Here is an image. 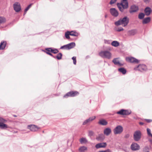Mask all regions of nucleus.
I'll return each mask as SVG.
<instances>
[{
    "instance_id": "obj_19",
    "label": "nucleus",
    "mask_w": 152,
    "mask_h": 152,
    "mask_svg": "<svg viewBox=\"0 0 152 152\" xmlns=\"http://www.w3.org/2000/svg\"><path fill=\"white\" fill-rule=\"evenodd\" d=\"M98 124L100 125L106 126L107 124V122L104 119H102L99 120L98 122Z\"/></svg>"
},
{
    "instance_id": "obj_13",
    "label": "nucleus",
    "mask_w": 152,
    "mask_h": 152,
    "mask_svg": "<svg viewBox=\"0 0 152 152\" xmlns=\"http://www.w3.org/2000/svg\"><path fill=\"white\" fill-rule=\"evenodd\" d=\"M139 10V7L137 6L133 5L131 6L129 10L130 13L134 12H137Z\"/></svg>"
},
{
    "instance_id": "obj_7",
    "label": "nucleus",
    "mask_w": 152,
    "mask_h": 152,
    "mask_svg": "<svg viewBox=\"0 0 152 152\" xmlns=\"http://www.w3.org/2000/svg\"><path fill=\"white\" fill-rule=\"evenodd\" d=\"M141 136V133L139 130L135 131L133 137L135 141H139Z\"/></svg>"
},
{
    "instance_id": "obj_34",
    "label": "nucleus",
    "mask_w": 152,
    "mask_h": 152,
    "mask_svg": "<svg viewBox=\"0 0 152 152\" xmlns=\"http://www.w3.org/2000/svg\"><path fill=\"white\" fill-rule=\"evenodd\" d=\"M145 16V14L143 13H140L138 15V18L140 19H142Z\"/></svg>"
},
{
    "instance_id": "obj_52",
    "label": "nucleus",
    "mask_w": 152,
    "mask_h": 152,
    "mask_svg": "<svg viewBox=\"0 0 152 152\" xmlns=\"http://www.w3.org/2000/svg\"><path fill=\"white\" fill-rule=\"evenodd\" d=\"M149 141L151 143H152V140L151 139H149Z\"/></svg>"
},
{
    "instance_id": "obj_3",
    "label": "nucleus",
    "mask_w": 152,
    "mask_h": 152,
    "mask_svg": "<svg viewBox=\"0 0 152 152\" xmlns=\"http://www.w3.org/2000/svg\"><path fill=\"white\" fill-rule=\"evenodd\" d=\"M99 55L103 58L110 59L111 58V53L108 50L102 51L99 53Z\"/></svg>"
},
{
    "instance_id": "obj_18",
    "label": "nucleus",
    "mask_w": 152,
    "mask_h": 152,
    "mask_svg": "<svg viewBox=\"0 0 152 152\" xmlns=\"http://www.w3.org/2000/svg\"><path fill=\"white\" fill-rule=\"evenodd\" d=\"M107 144L106 142H102L98 143L95 145V147L97 148H104L106 147Z\"/></svg>"
},
{
    "instance_id": "obj_5",
    "label": "nucleus",
    "mask_w": 152,
    "mask_h": 152,
    "mask_svg": "<svg viewBox=\"0 0 152 152\" xmlns=\"http://www.w3.org/2000/svg\"><path fill=\"white\" fill-rule=\"evenodd\" d=\"M79 94V93L76 91H71L67 92L65 95L63 97L65 98H67L69 97H74Z\"/></svg>"
},
{
    "instance_id": "obj_26",
    "label": "nucleus",
    "mask_w": 152,
    "mask_h": 152,
    "mask_svg": "<svg viewBox=\"0 0 152 152\" xmlns=\"http://www.w3.org/2000/svg\"><path fill=\"white\" fill-rule=\"evenodd\" d=\"M151 21V18L148 17L145 18L143 20L142 23L143 24H147L149 22Z\"/></svg>"
},
{
    "instance_id": "obj_25",
    "label": "nucleus",
    "mask_w": 152,
    "mask_h": 152,
    "mask_svg": "<svg viewBox=\"0 0 152 152\" xmlns=\"http://www.w3.org/2000/svg\"><path fill=\"white\" fill-rule=\"evenodd\" d=\"M113 62L114 63V64L116 65H118L119 66H122L123 65L122 64H121L119 61L117 60V58H114L113 61Z\"/></svg>"
},
{
    "instance_id": "obj_30",
    "label": "nucleus",
    "mask_w": 152,
    "mask_h": 152,
    "mask_svg": "<svg viewBox=\"0 0 152 152\" xmlns=\"http://www.w3.org/2000/svg\"><path fill=\"white\" fill-rule=\"evenodd\" d=\"M70 33V35L72 36L75 37H77L78 36V33L75 31H69Z\"/></svg>"
},
{
    "instance_id": "obj_47",
    "label": "nucleus",
    "mask_w": 152,
    "mask_h": 152,
    "mask_svg": "<svg viewBox=\"0 0 152 152\" xmlns=\"http://www.w3.org/2000/svg\"><path fill=\"white\" fill-rule=\"evenodd\" d=\"M104 42L105 44H110V41L106 39H104Z\"/></svg>"
},
{
    "instance_id": "obj_55",
    "label": "nucleus",
    "mask_w": 152,
    "mask_h": 152,
    "mask_svg": "<svg viewBox=\"0 0 152 152\" xmlns=\"http://www.w3.org/2000/svg\"><path fill=\"white\" fill-rule=\"evenodd\" d=\"M149 152V151H147V152Z\"/></svg>"
},
{
    "instance_id": "obj_15",
    "label": "nucleus",
    "mask_w": 152,
    "mask_h": 152,
    "mask_svg": "<svg viewBox=\"0 0 152 152\" xmlns=\"http://www.w3.org/2000/svg\"><path fill=\"white\" fill-rule=\"evenodd\" d=\"M52 48H45V50H43V51L45 53H46L47 54L50 55L52 57V56H53V55L51 53V50H52Z\"/></svg>"
},
{
    "instance_id": "obj_54",
    "label": "nucleus",
    "mask_w": 152,
    "mask_h": 152,
    "mask_svg": "<svg viewBox=\"0 0 152 152\" xmlns=\"http://www.w3.org/2000/svg\"><path fill=\"white\" fill-rule=\"evenodd\" d=\"M13 116L15 117H17V115H13Z\"/></svg>"
},
{
    "instance_id": "obj_50",
    "label": "nucleus",
    "mask_w": 152,
    "mask_h": 152,
    "mask_svg": "<svg viewBox=\"0 0 152 152\" xmlns=\"http://www.w3.org/2000/svg\"><path fill=\"white\" fill-rule=\"evenodd\" d=\"M139 124L141 125H142L144 124V123L142 122H140Z\"/></svg>"
},
{
    "instance_id": "obj_51",
    "label": "nucleus",
    "mask_w": 152,
    "mask_h": 152,
    "mask_svg": "<svg viewBox=\"0 0 152 152\" xmlns=\"http://www.w3.org/2000/svg\"><path fill=\"white\" fill-rule=\"evenodd\" d=\"M146 121L147 122L149 123L151 121V120L150 119H147Z\"/></svg>"
},
{
    "instance_id": "obj_49",
    "label": "nucleus",
    "mask_w": 152,
    "mask_h": 152,
    "mask_svg": "<svg viewBox=\"0 0 152 152\" xmlns=\"http://www.w3.org/2000/svg\"><path fill=\"white\" fill-rule=\"evenodd\" d=\"M146 3H148L149 2V0H143Z\"/></svg>"
},
{
    "instance_id": "obj_17",
    "label": "nucleus",
    "mask_w": 152,
    "mask_h": 152,
    "mask_svg": "<svg viewBox=\"0 0 152 152\" xmlns=\"http://www.w3.org/2000/svg\"><path fill=\"white\" fill-rule=\"evenodd\" d=\"M152 12V10L151 8L149 7H146L144 10V12L145 15L147 16L150 15Z\"/></svg>"
},
{
    "instance_id": "obj_37",
    "label": "nucleus",
    "mask_w": 152,
    "mask_h": 152,
    "mask_svg": "<svg viewBox=\"0 0 152 152\" xmlns=\"http://www.w3.org/2000/svg\"><path fill=\"white\" fill-rule=\"evenodd\" d=\"M51 51V53L54 54L57 53L59 52L58 49H53V48H52V50Z\"/></svg>"
},
{
    "instance_id": "obj_16",
    "label": "nucleus",
    "mask_w": 152,
    "mask_h": 152,
    "mask_svg": "<svg viewBox=\"0 0 152 152\" xmlns=\"http://www.w3.org/2000/svg\"><path fill=\"white\" fill-rule=\"evenodd\" d=\"M96 118V117L95 116H92L91 117H90L88 119H86L85 120L83 123V125H85L86 124L90 122L91 121H93Z\"/></svg>"
},
{
    "instance_id": "obj_24",
    "label": "nucleus",
    "mask_w": 152,
    "mask_h": 152,
    "mask_svg": "<svg viewBox=\"0 0 152 152\" xmlns=\"http://www.w3.org/2000/svg\"><path fill=\"white\" fill-rule=\"evenodd\" d=\"M4 123L2 122H0V128L1 129H6L8 128L7 125L4 124Z\"/></svg>"
},
{
    "instance_id": "obj_32",
    "label": "nucleus",
    "mask_w": 152,
    "mask_h": 152,
    "mask_svg": "<svg viewBox=\"0 0 152 152\" xmlns=\"http://www.w3.org/2000/svg\"><path fill=\"white\" fill-rule=\"evenodd\" d=\"M6 21V19L4 17L0 16V24L5 23Z\"/></svg>"
},
{
    "instance_id": "obj_6",
    "label": "nucleus",
    "mask_w": 152,
    "mask_h": 152,
    "mask_svg": "<svg viewBox=\"0 0 152 152\" xmlns=\"http://www.w3.org/2000/svg\"><path fill=\"white\" fill-rule=\"evenodd\" d=\"M126 61L129 62L134 64H138L140 61L132 57H128L126 58Z\"/></svg>"
},
{
    "instance_id": "obj_43",
    "label": "nucleus",
    "mask_w": 152,
    "mask_h": 152,
    "mask_svg": "<svg viewBox=\"0 0 152 152\" xmlns=\"http://www.w3.org/2000/svg\"><path fill=\"white\" fill-rule=\"evenodd\" d=\"M117 0H111L110 2V4H113L115 3Z\"/></svg>"
},
{
    "instance_id": "obj_12",
    "label": "nucleus",
    "mask_w": 152,
    "mask_h": 152,
    "mask_svg": "<svg viewBox=\"0 0 152 152\" xmlns=\"http://www.w3.org/2000/svg\"><path fill=\"white\" fill-rule=\"evenodd\" d=\"M28 129H30L31 131L33 132L36 131L38 129H39L37 126L33 124L28 125Z\"/></svg>"
},
{
    "instance_id": "obj_22",
    "label": "nucleus",
    "mask_w": 152,
    "mask_h": 152,
    "mask_svg": "<svg viewBox=\"0 0 152 152\" xmlns=\"http://www.w3.org/2000/svg\"><path fill=\"white\" fill-rule=\"evenodd\" d=\"M137 33V30L136 29H132L129 30L128 32V34L129 35H134Z\"/></svg>"
},
{
    "instance_id": "obj_27",
    "label": "nucleus",
    "mask_w": 152,
    "mask_h": 152,
    "mask_svg": "<svg viewBox=\"0 0 152 152\" xmlns=\"http://www.w3.org/2000/svg\"><path fill=\"white\" fill-rule=\"evenodd\" d=\"M104 137L103 134H101L99 135V136L96 137V139L98 141H101L103 140L104 139Z\"/></svg>"
},
{
    "instance_id": "obj_8",
    "label": "nucleus",
    "mask_w": 152,
    "mask_h": 152,
    "mask_svg": "<svg viewBox=\"0 0 152 152\" xmlns=\"http://www.w3.org/2000/svg\"><path fill=\"white\" fill-rule=\"evenodd\" d=\"M123 130L122 126L120 125H118L114 129V133L115 134H120L122 132Z\"/></svg>"
},
{
    "instance_id": "obj_48",
    "label": "nucleus",
    "mask_w": 152,
    "mask_h": 152,
    "mask_svg": "<svg viewBox=\"0 0 152 152\" xmlns=\"http://www.w3.org/2000/svg\"><path fill=\"white\" fill-rule=\"evenodd\" d=\"M129 135L128 134H127L125 135V138H129Z\"/></svg>"
},
{
    "instance_id": "obj_2",
    "label": "nucleus",
    "mask_w": 152,
    "mask_h": 152,
    "mask_svg": "<svg viewBox=\"0 0 152 152\" xmlns=\"http://www.w3.org/2000/svg\"><path fill=\"white\" fill-rule=\"evenodd\" d=\"M129 18L126 16L123 18H120L118 20L115 22V24L117 26L122 25L124 27L126 26L129 23Z\"/></svg>"
},
{
    "instance_id": "obj_33",
    "label": "nucleus",
    "mask_w": 152,
    "mask_h": 152,
    "mask_svg": "<svg viewBox=\"0 0 152 152\" xmlns=\"http://www.w3.org/2000/svg\"><path fill=\"white\" fill-rule=\"evenodd\" d=\"M87 150V148L84 146L81 147L79 149V151L80 152H84Z\"/></svg>"
},
{
    "instance_id": "obj_28",
    "label": "nucleus",
    "mask_w": 152,
    "mask_h": 152,
    "mask_svg": "<svg viewBox=\"0 0 152 152\" xmlns=\"http://www.w3.org/2000/svg\"><path fill=\"white\" fill-rule=\"evenodd\" d=\"M62 56V54L61 53H59L57 54V56H54L53 55V56H52V57L58 60H60L61 59Z\"/></svg>"
},
{
    "instance_id": "obj_53",
    "label": "nucleus",
    "mask_w": 152,
    "mask_h": 152,
    "mask_svg": "<svg viewBox=\"0 0 152 152\" xmlns=\"http://www.w3.org/2000/svg\"><path fill=\"white\" fill-rule=\"evenodd\" d=\"M107 17V15L106 14V15H105V18H106Z\"/></svg>"
},
{
    "instance_id": "obj_38",
    "label": "nucleus",
    "mask_w": 152,
    "mask_h": 152,
    "mask_svg": "<svg viewBox=\"0 0 152 152\" xmlns=\"http://www.w3.org/2000/svg\"><path fill=\"white\" fill-rule=\"evenodd\" d=\"M147 133L149 136L151 137H152V134L151 133V131L150 129L147 128Z\"/></svg>"
},
{
    "instance_id": "obj_21",
    "label": "nucleus",
    "mask_w": 152,
    "mask_h": 152,
    "mask_svg": "<svg viewBox=\"0 0 152 152\" xmlns=\"http://www.w3.org/2000/svg\"><path fill=\"white\" fill-rule=\"evenodd\" d=\"M111 132V129L109 128H106L104 129V134L107 136L109 135L110 134Z\"/></svg>"
},
{
    "instance_id": "obj_23",
    "label": "nucleus",
    "mask_w": 152,
    "mask_h": 152,
    "mask_svg": "<svg viewBox=\"0 0 152 152\" xmlns=\"http://www.w3.org/2000/svg\"><path fill=\"white\" fill-rule=\"evenodd\" d=\"M67 45L68 50H69L73 48L75 45V43L74 42L70 43Z\"/></svg>"
},
{
    "instance_id": "obj_46",
    "label": "nucleus",
    "mask_w": 152,
    "mask_h": 152,
    "mask_svg": "<svg viewBox=\"0 0 152 152\" xmlns=\"http://www.w3.org/2000/svg\"><path fill=\"white\" fill-rule=\"evenodd\" d=\"M0 121L2 122H7V120L4 119L3 118H0Z\"/></svg>"
},
{
    "instance_id": "obj_44",
    "label": "nucleus",
    "mask_w": 152,
    "mask_h": 152,
    "mask_svg": "<svg viewBox=\"0 0 152 152\" xmlns=\"http://www.w3.org/2000/svg\"><path fill=\"white\" fill-rule=\"evenodd\" d=\"M124 30V29L122 27H120L118 28L117 30L116 31L118 32L121 31H123Z\"/></svg>"
},
{
    "instance_id": "obj_39",
    "label": "nucleus",
    "mask_w": 152,
    "mask_h": 152,
    "mask_svg": "<svg viewBox=\"0 0 152 152\" xmlns=\"http://www.w3.org/2000/svg\"><path fill=\"white\" fill-rule=\"evenodd\" d=\"M94 132L91 130H89L88 132V135L90 137H91V136L94 135Z\"/></svg>"
},
{
    "instance_id": "obj_41",
    "label": "nucleus",
    "mask_w": 152,
    "mask_h": 152,
    "mask_svg": "<svg viewBox=\"0 0 152 152\" xmlns=\"http://www.w3.org/2000/svg\"><path fill=\"white\" fill-rule=\"evenodd\" d=\"M67 46V45H64L63 46H61L60 49L68 50Z\"/></svg>"
},
{
    "instance_id": "obj_14",
    "label": "nucleus",
    "mask_w": 152,
    "mask_h": 152,
    "mask_svg": "<svg viewBox=\"0 0 152 152\" xmlns=\"http://www.w3.org/2000/svg\"><path fill=\"white\" fill-rule=\"evenodd\" d=\"M110 12L112 15L115 17H117L118 15V12L115 8H111L110 9Z\"/></svg>"
},
{
    "instance_id": "obj_42",
    "label": "nucleus",
    "mask_w": 152,
    "mask_h": 152,
    "mask_svg": "<svg viewBox=\"0 0 152 152\" xmlns=\"http://www.w3.org/2000/svg\"><path fill=\"white\" fill-rule=\"evenodd\" d=\"M72 59L73 60V64H76V57L74 56L72 57Z\"/></svg>"
},
{
    "instance_id": "obj_11",
    "label": "nucleus",
    "mask_w": 152,
    "mask_h": 152,
    "mask_svg": "<svg viewBox=\"0 0 152 152\" xmlns=\"http://www.w3.org/2000/svg\"><path fill=\"white\" fill-rule=\"evenodd\" d=\"M131 148L133 151H136L140 149V146L137 143L133 142L131 145Z\"/></svg>"
},
{
    "instance_id": "obj_40",
    "label": "nucleus",
    "mask_w": 152,
    "mask_h": 152,
    "mask_svg": "<svg viewBox=\"0 0 152 152\" xmlns=\"http://www.w3.org/2000/svg\"><path fill=\"white\" fill-rule=\"evenodd\" d=\"M32 4H31L29 5H28V7L25 9L24 10V13H26L27 12V11L29 10V9L30 8V7L32 6Z\"/></svg>"
},
{
    "instance_id": "obj_20",
    "label": "nucleus",
    "mask_w": 152,
    "mask_h": 152,
    "mask_svg": "<svg viewBox=\"0 0 152 152\" xmlns=\"http://www.w3.org/2000/svg\"><path fill=\"white\" fill-rule=\"evenodd\" d=\"M7 45L6 41H2L1 42L0 45V50H3L5 48Z\"/></svg>"
},
{
    "instance_id": "obj_36",
    "label": "nucleus",
    "mask_w": 152,
    "mask_h": 152,
    "mask_svg": "<svg viewBox=\"0 0 152 152\" xmlns=\"http://www.w3.org/2000/svg\"><path fill=\"white\" fill-rule=\"evenodd\" d=\"M69 35H70L69 31H67L65 33V37L66 39H70Z\"/></svg>"
},
{
    "instance_id": "obj_10",
    "label": "nucleus",
    "mask_w": 152,
    "mask_h": 152,
    "mask_svg": "<svg viewBox=\"0 0 152 152\" xmlns=\"http://www.w3.org/2000/svg\"><path fill=\"white\" fill-rule=\"evenodd\" d=\"M131 113V110L122 109L117 112V113L121 115H129Z\"/></svg>"
},
{
    "instance_id": "obj_1",
    "label": "nucleus",
    "mask_w": 152,
    "mask_h": 152,
    "mask_svg": "<svg viewBox=\"0 0 152 152\" xmlns=\"http://www.w3.org/2000/svg\"><path fill=\"white\" fill-rule=\"evenodd\" d=\"M117 6L121 12H123L124 9L128 8L129 5L127 0H122L120 3H118Z\"/></svg>"
},
{
    "instance_id": "obj_45",
    "label": "nucleus",
    "mask_w": 152,
    "mask_h": 152,
    "mask_svg": "<svg viewBox=\"0 0 152 152\" xmlns=\"http://www.w3.org/2000/svg\"><path fill=\"white\" fill-rule=\"evenodd\" d=\"M98 152H111V151L109 149H107L104 151H99Z\"/></svg>"
},
{
    "instance_id": "obj_9",
    "label": "nucleus",
    "mask_w": 152,
    "mask_h": 152,
    "mask_svg": "<svg viewBox=\"0 0 152 152\" xmlns=\"http://www.w3.org/2000/svg\"><path fill=\"white\" fill-rule=\"evenodd\" d=\"M13 7L14 10L16 12H19L21 10L20 4L18 2H15L13 4Z\"/></svg>"
},
{
    "instance_id": "obj_35",
    "label": "nucleus",
    "mask_w": 152,
    "mask_h": 152,
    "mask_svg": "<svg viewBox=\"0 0 152 152\" xmlns=\"http://www.w3.org/2000/svg\"><path fill=\"white\" fill-rule=\"evenodd\" d=\"M80 141L81 143H86L87 142V140L85 138H82L80 140Z\"/></svg>"
},
{
    "instance_id": "obj_31",
    "label": "nucleus",
    "mask_w": 152,
    "mask_h": 152,
    "mask_svg": "<svg viewBox=\"0 0 152 152\" xmlns=\"http://www.w3.org/2000/svg\"><path fill=\"white\" fill-rule=\"evenodd\" d=\"M118 70L119 72H121L123 74H125L126 72V70L123 68L118 69Z\"/></svg>"
},
{
    "instance_id": "obj_4",
    "label": "nucleus",
    "mask_w": 152,
    "mask_h": 152,
    "mask_svg": "<svg viewBox=\"0 0 152 152\" xmlns=\"http://www.w3.org/2000/svg\"><path fill=\"white\" fill-rule=\"evenodd\" d=\"M134 70L135 71L138 70L141 72L146 71L147 69L146 66L144 64H140L134 67Z\"/></svg>"
},
{
    "instance_id": "obj_29",
    "label": "nucleus",
    "mask_w": 152,
    "mask_h": 152,
    "mask_svg": "<svg viewBox=\"0 0 152 152\" xmlns=\"http://www.w3.org/2000/svg\"><path fill=\"white\" fill-rule=\"evenodd\" d=\"M111 44L113 46L117 47L119 45V43L117 41H114L112 42Z\"/></svg>"
}]
</instances>
